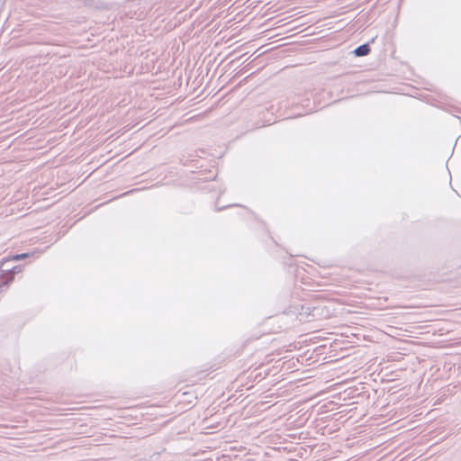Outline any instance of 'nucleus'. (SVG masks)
Instances as JSON below:
<instances>
[{"label":"nucleus","instance_id":"7","mask_svg":"<svg viewBox=\"0 0 461 461\" xmlns=\"http://www.w3.org/2000/svg\"><path fill=\"white\" fill-rule=\"evenodd\" d=\"M183 397H185L183 399V401L188 402V403H191L193 402L192 399H194L196 400L197 399V396L194 393H191L189 391H186V392H183L182 394H181Z\"/></svg>","mask_w":461,"mask_h":461},{"label":"nucleus","instance_id":"2","mask_svg":"<svg viewBox=\"0 0 461 461\" xmlns=\"http://www.w3.org/2000/svg\"><path fill=\"white\" fill-rule=\"evenodd\" d=\"M213 370H215L213 366L206 364L203 369H192L190 371V377L196 378L195 381H199L205 378Z\"/></svg>","mask_w":461,"mask_h":461},{"label":"nucleus","instance_id":"5","mask_svg":"<svg viewBox=\"0 0 461 461\" xmlns=\"http://www.w3.org/2000/svg\"><path fill=\"white\" fill-rule=\"evenodd\" d=\"M36 253H37L36 251H34V252H26V253H21V254H14V255H12L10 257H11V259L14 260V262H16V261H20V260H23V259L29 258L34 256Z\"/></svg>","mask_w":461,"mask_h":461},{"label":"nucleus","instance_id":"3","mask_svg":"<svg viewBox=\"0 0 461 461\" xmlns=\"http://www.w3.org/2000/svg\"><path fill=\"white\" fill-rule=\"evenodd\" d=\"M14 278L15 276L12 272H2V270H0V289L8 288Z\"/></svg>","mask_w":461,"mask_h":461},{"label":"nucleus","instance_id":"6","mask_svg":"<svg viewBox=\"0 0 461 461\" xmlns=\"http://www.w3.org/2000/svg\"><path fill=\"white\" fill-rule=\"evenodd\" d=\"M354 52L357 56H359V57L366 56L370 52V48L367 44H363V45L357 47Z\"/></svg>","mask_w":461,"mask_h":461},{"label":"nucleus","instance_id":"9","mask_svg":"<svg viewBox=\"0 0 461 461\" xmlns=\"http://www.w3.org/2000/svg\"><path fill=\"white\" fill-rule=\"evenodd\" d=\"M236 205L240 206V203H229V204H227V205H225V206H222V207H220V208H216V207H215V208H214V211H215V212H220V211H222V210H224V209H226V208H229V207H231V206H236Z\"/></svg>","mask_w":461,"mask_h":461},{"label":"nucleus","instance_id":"1","mask_svg":"<svg viewBox=\"0 0 461 461\" xmlns=\"http://www.w3.org/2000/svg\"><path fill=\"white\" fill-rule=\"evenodd\" d=\"M323 309L312 304H303L299 310L298 317L301 321H311L322 314Z\"/></svg>","mask_w":461,"mask_h":461},{"label":"nucleus","instance_id":"8","mask_svg":"<svg viewBox=\"0 0 461 461\" xmlns=\"http://www.w3.org/2000/svg\"><path fill=\"white\" fill-rule=\"evenodd\" d=\"M24 265H14L12 273L15 276V275L20 274L23 271Z\"/></svg>","mask_w":461,"mask_h":461},{"label":"nucleus","instance_id":"4","mask_svg":"<svg viewBox=\"0 0 461 461\" xmlns=\"http://www.w3.org/2000/svg\"><path fill=\"white\" fill-rule=\"evenodd\" d=\"M14 260L11 259V257L4 258L0 260V270L2 272H12Z\"/></svg>","mask_w":461,"mask_h":461}]
</instances>
